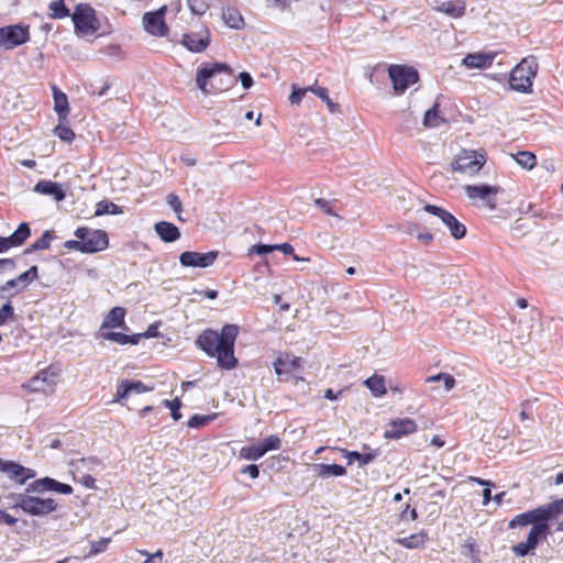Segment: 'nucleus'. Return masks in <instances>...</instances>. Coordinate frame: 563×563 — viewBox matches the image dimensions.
I'll use <instances>...</instances> for the list:
<instances>
[{
	"label": "nucleus",
	"mask_w": 563,
	"mask_h": 563,
	"mask_svg": "<svg viewBox=\"0 0 563 563\" xmlns=\"http://www.w3.org/2000/svg\"><path fill=\"white\" fill-rule=\"evenodd\" d=\"M273 251H275L274 244L273 245L255 244L249 249L247 254L249 255H252V254L264 255V254H268Z\"/></svg>",
	"instance_id": "obj_54"
},
{
	"label": "nucleus",
	"mask_w": 563,
	"mask_h": 563,
	"mask_svg": "<svg viewBox=\"0 0 563 563\" xmlns=\"http://www.w3.org/2000/svg\"><path fill=\"white\" fill-rule=\"evenodd\" d=\"M14 318V308L11 301H7L0 307V327L4 325L9 320Z\"/></svg>",
	"instance_id": "obj_51"
},
{
	"label": "nucleus",
	"mask_w": 563,
	"mask_h": 563,
	"mask_svg": "<svg viewBox=\"0 0 563 563\" xmlns=\"http://www.w3.org/2000/svg\"><path fill=\"white\" fill-rule=\"evenodd\" d=\"M514 158L522 168L532 169L537 165V156L529 151H520Z\"/></svg>",
	"instance_id": "obj_37"
},
{
	"label": "nucleus",
	"mask_w": 563,
	"mask_h": 563,
	"mask_svg": "<svg viewBox=\"0 0 563 563\" xmlns=\"http://www.w3.org/2000/svg\"><path fill=\"white\" fill-rule=\"evenodd\" d=\"M264 455L260 443L242 446L239 451V457L246 461H257Z\"/></svg>",
	"instance_id": "obj_34"
},
{
	"label": "nucleus",
	"mask_w": 563,
	"mask_h": 563,
	"mask_svg": "<svg viewBox=\"0 0 563 563\" xmlns=\"http://www.w3.org/2000/svg\"><path fill=\"white\" fill-rule=\"evenodd\" d=\"M30 235L31 229L29 224L26 222L20 223L18 229L10 236H0V253L23 245Z\"/></svg>",
	"instance_id": "obj_22"
},
{
	"label": "nucleus",
	"mask_w": 563,
	"mask_h": 563,
	"mask_svg": "<svg viewBox=\"0 0 563 563\" xmlns=\"http://www.w3.org/2000/svg\"><path fill=\"white\" fill-rule=\"evenodd\" d=\"M434 11L441 12L450 18L460 19L466 12V1L465 0H448L442 1L437 4Z\"/></svg>",
	"instance_id": "obj_23"
},
{
	"label": "nucleus",
	"mask_w": 563,
	"mask_h": 563,
	"mask_svg": "<svg viewBox=\"0 0 563 563\" xmlns=\"http://www.w3.org/2000/svg\"><path fill=\"white\" fill-rule=\"evenodd\" d=\"M128 387L131 393L142 394L152 390V388L147 387L143 382L141 380H129L125 379Z\"/></svg>",
	"instance_id": "obj_55"
},
{
	"label": "nucleus",
	"mask_w": 563,
	"mask_h": 563,
	"mask_svg": "<svg viewBox=\"0 0 563 563\" xmlns=\"http://www.w3.org/2000/svg\"><path fill=\"white\" fill-rule=\"evenodd\" d=\"M53 240V234L51 231H45L41 238L35 240L27 249H25L24 253L29 254L36 251L48 250L51 246V242Z\"/></svg>",
	"instance_id": "obj_35"
},
{
	"label": "nucleus",
	"mask_w": 563,
	"mask_h": 563,
	"mask_svg": "<svg viewBox=\"0 0 563 563\" xmlns=\"http://www.w3.org/2000/svg\"><path fill=\"white\" fill-rule=\"evenodd\" d=\"M22 291H24V288H21L18 277L9 279L3 285H0V299L12 298Z\"/></svg>",
	"instance_id": "obj_33"
},
{
	"label": "nucleus",
	"mask_w": 563,
	"mask_h": 563,
	"mask_svg": "<svg viewBox=\"0 0 563 563\" xmlns=\"http://www.w3.org/2000/svg\"><path fill=\"white\" fill-rule=\"evenodd\" d=\"M462 552L465 556L472 559L473 562L478 561V548L473 539H467L462 544Z\"/></svg>",
	"instance_id": "obj_46"
},
{
	"label": "nucleus",
	"mask_w": 563,
	"mask_h": 563,
	"mask_svg": "<svg viewBox=\"0 0 563 563\" xmlns=\"http://www.w3.org/2000/svg\"><path fill=\"white\" fill-rule=\"evenodd\" d=\"M30 40L29 25H9L0 27V45L10 49L26 43Z\"/></svg>",
	"instance_id": "obj_17"
},
{
	"label": "nucleus",
	"mask_w": 563,
	"mask_h": 563,
	"mask_svg": "<svg viewBox=\"0 0 563 563\" xmlns=\"http://www.w3.org/2000/svg\"><path fill=\"white\" fill-rule=\"evenodd\" d=\"M365 385L375 396H383L387 391L383 376L373 375L365 380Z\"/></svg>",
	"instance_id": "obj_36"
},
{
	"label": "nucleus",
	"mask_w": 563,
	"mask_h": 563,
	"mask_svg": "<svg viewBox=\"0 0 563 563\" xmlns=\"http://www.w3.org/2000/svg\"><path fill=\"white\" fill-rule=\"evenodd\" d=\"M550 534V526L549 522L534 525L531 527L527 540L525 542H519L511 548V551L517 556H526L531 553L539 542L547 540Z\"/></svg>",
	"instance_id": "obj_11"
},
{
	"label": "nucleus",
	"mask_w": 563,
	"mask_h": 563,
	"mask_svg": "<svg viewBox=\"0 0 563 563\" xmlns=\"http://www.w3.org/2000/svg\"><path fill=\"white\" fill-rule=\"evenodd\" d=\"M187 2L194 14L202 15L210 8L211 0H187Z\"/></svg>",
	"instance_id": "obj_47"
},
{
	"label": "nucleus",
	"mask_w": 563,
	"mask_h": 563,
	"mask_svg": "<svg viewBox=\"0 0 563 563\" xmlns=\"http://www.w3.org/2000/svg\"><path fill=\"white\" fill-rule=\"evenodd\" d=\"M234 82L233 69L225 63H205L196 74V85L206 96L223 92Z\"/></svg>",
	"instance_id": "obj_2"
},
{
	"label": "nucleus",
	"mask_w": 563,
	"mask_h": 563,
	"mask_svg": "<svg viewBox=\"0 0 563 563\" xmlns=\"http://www.w3.org/2000/svg\"><path fill=\"white\" fill-rule=\"evenodd\" d=\"M340 451L343 454V456L347 459L349 465L358 460L360 452L357 451H349L346 449H340Z\"/></svg>",
	"instance_id": "obj_64"
},
{
	"label": "nucleus",
	"mask_w": 563,
	"mask_h": 563,
	"mask_svg": "<svg viewBox=\"0 0 563 563\" xmlns=\"http://www.w3.org/2000/svg\"><path fill=\"white\" fill-rule=\"evenodd\" d=\"M155 232L167 243L177 241L180 238L179 229L172 222L161 221L155 224Z\"/></svg>",
	"instance_id": "obj_27"
},
{
	"label": "nucleus",
	"mask_w": 563,
	"mask_h": 563,
	"mask_svg": "<svg viewBox=\"0 0 563 563\" xmlns=\"http://www.w3.org/2000/svg\"><path fill=\"white\" fill-rule=\"evenodd\" d=\"M109 542H110L109 538H102L98 541L92 542L91 547H90L89 555H96L98 553L106 551Z\"/></svg>",
	"instance_id": "obj_53"
},
{
	"label": "nucleus",
	"mask_w": 563,
	"mask_h": 563,
	"mask_svg": "<svg viewBox=\"0 0 563 563\" xmlns=\"http://www.w3.org/2000/svg\"><path fill=\"white\" fill-rule=\"evenodd\" d=\"M122 213L121 208L108 200H101L96 205L95 216L100 217L103 214H120Z\"/></svg>",
	"instance_id": "obj_39"
},
{
	"label": "nucleus",
	"mask_w": 563,
	"mask_h": 563,
	"mask_svg": "<svg viewBox=\"0 0 563 563\" xmlns=\"http://www.w3.org/2000/svg\"><path fill=\"white\" fill-rule=\"evenodd\" d=\"M13 508H20L31 516H47L57 509V503L53 498H41L30 493L19 494L14 497Z\"/></svg>",
	"instance_id": "obj_5"
},
{
	"label": "nucleus",
	"mask_w": 563,
	"mask_h": 563,
	"mask_svg": "<svg viewBox=\"0 0 563 563\" xmlns=\"http://www.w3.org/2000/svg\"><path fill=\"white\" fill-rule=\"evenodd\" d=\"M439 379H442V382L444 384V389L448 391L453 389L455 386V378L451 374H448V373H439L437 375L428 376L426 378V383H434V382H439Z\"/></svg>",
	"instance_id": "obj_43"
},
{
	"label": "nucleus",
	"mask_w": 563,
	"mask_h": 563,
	"mask_svg": "<svg viewBox=\"0 0 563 563\" xmlns=\"http://www.w3.org/2000/svg\"><path fill=\"white\" fill-rule=\"evenodd\" d=\"M408 515H409V519L411 521H415L418 519V512H417V509L416 508H411L410 509V506L407 504L405 509L400 512V519L401 520H407L408 519Z\"/></svg>",
	"instance_id": "obj_61"
},
{
	"label": "nucleus",
	"mask_w": 563,
	"mask_h": 563,
	"mask_svg": "<svg viewBox=\"0 0 563 563\" xmlns=\"http://www.w3.org/2000/svg\"><path fill=\"white\" fill-rule=\"evenodd\" d=\"M102 338L104 340L112 341V342L119 343L121 345H125V344L136 345L141 341L142 334L128 335V334H124L121 332L110 331V332H103Z\"/></svg>",
	"instance_id": "obj_32"
},
{
	"label": "nucleus",
	"mask_w": 563,
	"mask_h": 563,
	"mask_svg": "<svg viewBox=\"0 0 563 563\" xmlns=\"http://www.w3.org/2000/svg\"><path fill=\"white\" fill-rule=\"evenodd\" d=\"M260 444L262 446V451L266 454L269 451L279 450L282 446V440L278 435L272 434L265 438Z\"/></svg>",
	"instance_id": "obj_45"
},
{
	"label": "nucleus",
	"mask_w": 563,
	"mask_h": 563,
	"mask_svg": "<svg viewBox=\"0 0 563 563\" xmlns=\"http://www.w3.org/2000/svg\"><path fill=\"white\" fill-rule=\"evenodd\" d=\"M239 78H240L241 84L244 89H250L253 86V78L249 73H246V71L240 73Z\"/></svg>",
	"instance_id": "obj_63"
},
{
	"label": "nucleus",
	"mask_w": 563,
	"mask_h": 563,
	"mask_svg": "<svg viewBox=\"0 0 563 563\" xmlns=\"http://www.w3.org/2000/svg\"><path fill=\"white\" fill-rule=\"evenodd\" d=\"M0 471L5 473L10 479L19 485H23L27 479L35 477V472L32 468L2 459H0Z\"/></svg>",
	"instance_id": "obj_20"
},
{
	"label": "nucleus",
	"mask_w": 563,
	"mask_h": 563,
	"mask_svg": "<svg viewBox=\"0 0 563 563\" xmlns=\"http://www.w3.org/2000/svg\"><path fill=\"white\" fill-rule=\"evenodd\" d=\"M495 55L487 53H472L467 54L463 64L467 68H486L489 67L494 62Z\"/></svg>",
	"instance_id": "obj_28"
},
{
	"label": "nucleus",
	"mask_w": 563,
	"mask_h": 563,
	"mask_svg": "<svg viewBox=\"0 0 563 563\" xmlns=\"http://www.w3.org/2000/svg\"><path fill=\"white\" fill-rule=\"evenodd\" d=\"M167 202L173 208V210L177 213L181 212V201L179 200L178 196L175 194H169L167 196Z\"/></svg>",
	"instance_id": "obj_60"
},
{
	"label": "nucleus",
	"mask_w": 563,
	"mask_h": 563,
	"mask_svg": "<svg viewBox=\"0 0 563 563\" xmlns=\"http://www.w3.org/2000/svg\"><path fill=\"white\" fill-rule=\"evenodd\" d=\"M71 19L76 32L85 35H92L100 27L95 9L86 3H79L75 8Z\"/></svg>",
	"instance_id": "obj_7"
},
{
	"label": "nucleus",
	"mask_w": 563,
	"mask_h": 563,
	"mask_svg": "<svg viewBox=\"0 0 563 563\" xmlns=\"http://www.w3.org/2000/svg\"><path fill=\"white\" fill-rule=\"evenodd\" d=\"M58 374V371L48 366L41 369L35 376L23 384L22 387L31 393L52 394L55 390Z\"/></svg>",
	"instance_id": "obj_10"
},
{
	"label": "nucleus",
	"mask_w": 563,
	"mask_h": 563,
	"mask_svg": "<svg viewBox=\"0 0 563 563\" xmlns=\"http://www.w3.org/2000/svg\"><path fill=\"white\" fill-rule=\"evenodd\" d=\"M57 492L64 495L73 493V487L68 484L57 482L56 479L44 477L30 483L26 487V493H45Z\"/></svg>",
	"instance_id": "obj_21"
},
{
	"label": "nucleus",
	"mask_w": 563,
	"mask_h": 563,
	"mask_svg": "<svg viewBox=\"0 0 563 563\" xmlns=\"http://www.w3.org/2000/svg\"><path fill=\"white\" fill-rule=\"evenodd\" d=\"M301 357L284 352L279 353L273 363L275 374L279 382H289L302 368Z\"/></svg>",
	"instance_id": "obj_9"
},
{
	"label": "nucleus",
	"mask_w": 563,
	"mask_h": 563,
	"mask_svg": "<svg viewBox=\"0 0 563 563\" xmlns=\"http://www.w3.org/2000/svg\"><path fill=\"white\" fill-rule=\"evenodd\" d=\"M363 448H364V450H366V452L358 453L357 462H358L360 466H365V465L371 464L378 456L377 449L372 450L371 446L367 444H364Z\"/></svg>",
	"instance_id": "obj_44"
},
{
	"label": "nucleus",
	"mask_w": 563,
	"mask_h": 563,
	"mask_svg": "<svg viewBox=\"0 0 563 563\" xmlns=\"http://www.w3.org/2000/svg\"><path fill=\"white\" fill-rule=\"evenodd\" d=\"M131 394L125 379L118 386L113 401H121Z\"/></svg>",
	"instance_id": "obj_56"
},
{
	"label": "nucleus",
	"mask_w": 563,
	"mask_h": 563,
	"mask_svg": "<svg viewBox=\"0 0 563 563\" xmlns=\"http://www.w3.org/2000/svg\"><path fill=\"white\" fill-rule=\"evenodd\" d=\"M307 92H308V87L307 88H296L294 86V90L289 97L290 102L292 104H299Z\"/></svg>",
	"instance_id": "obj_57"
},
{
	"label": "nucleus",
	"mask_w": 563,
	"mask_h": 563,
	"mask_svg": "<svg viewBox=\"0 0 563 563\" xmlns=\"http://www.w3.org/2000/svg\"><path fill=\"white\" fill-rule=\"evenodd\" d=\"M54 133L62 140V141H65V142H73L74 139H75V132L67 125H63V124H58L55 129H54Z\"/></svg>",
	"instance_id": "obj_49"
},
{
	"label": "nucleus",
	"mask_w": 563,
	"mask_h": 563,
	"mask_svg": "<svg viewBox=\"0 0 563 563\" xmlns=\"http://www.w3.org/2000/svg\"><path fill=\"white\" fill-rule=\"evenodd\" d=\"M388 75L396 95H402L409 86L419 80L417 69L407 65H390Z\"/></svg>",
	"instance_id": "obj_8"
},
{
	"label": "nucleus",
	"mask_w": 563,
	"mask_h": 563,
	"mask_svg": "<svg viewBox=\"0 0 563 563\" xmlns=\"http://www.w3.org/2000/svg\"><path fill=\"white\" fill-rule=\"evenodd\" d=\"M239 335L236 324L227 323L218 332L213 329L203 330L195 341L198 349L205 352L209 357L217 360L218 367L222 369H233L239 361L234 355V345Z\"/></svg>",
	"instance_id": "obj_1"
},
{
	"label": "nucleus",
	"mask_w": 563,
	"mask_h": 563,
	"mask_svg": "<svg viewBox=\"0 0 563 563\" xmlns=\"http://www.w3.org/2000/svg\"><path fill=\"white\" fill-rule=\"evenodd\" d=\"M242 474H247L251 478L255 479L260 476V470L256 464H250L241 470Z\"/></svg>",
	"instance_id": "obj_62"
},
{
	"label": "nucleus",
	"mask_w": 563,
	"mask_h": 563,
	"mask_svg": "<svg viewBox=\"0 0 563 563\" xmlns=\"http://www.w3.org/2000/svg\"><path fill=\"white\" fill-rule=\"evenodd\" d=\"M563 512V498L539 506L534 509L517 515L510 522L509 528L526 527L528 525H541L556 518Z\"/></svg>",
	"instance_id": "obj_3"
},
{
	"label": "nucleus",
	"mask_w": 563,
	"mask_h": 563,
	"mask_svg": "<svg viewBox=\"0 0 563 563\" xmlns=\"http://www.w3.org/2000/svg\"><path fill=\"white\" fill-rule=\"evenodd\" d=\"M417 430L418 426L413 419H395L389 422L388 429L384 432V438L388 440H399L402 437L413 434Z\"/></svg>",
	"instance_id": "obj_19"
},
{
	"label": "nucleus",
	"mask_w": 563,
	"mask_h": 563,
	"mask_svg": "<svg viewBox=\"0 0 563 563\" xmlns=\"http://www.w3.org/2000/svg\"><path fill=\"white\" fill-rule=\"evenodd\" d=\"M275 251H280L286 255H291L294 261H309V258H301L297 254H295V250L289 243L274 244Z\"/></svg>",
	"instance_id": "obj_52"
},
{
	"label": "nucleus",
	"mask_w": 563,
	"mask_h": 563,
	"mask_svg": "<svg viewBox=\"0 0 563 563\" xmlns=\"http://www.w3.org/2000/svg\"><path fill=\"white\" fill-rule=\"evenodd\" d=\"M218 256V251H209L207 253L186 251L180 254L179 262L184 267L205 268L211 266Z\"/></svg>",
	"instance_id": "obj_18"
},
{
	"label": "nucleus",
	"mask_w": 563,
	"mask_h": 563,
	"mask_svg": "<svg viewBox=\"0 0 563 563\" xmlns=\"http://www.w3.org/2000/svg\"><path fill=\"white\" fill-rule=\"evenodd\" d=\"M33 190L44 196H51L55 201H63L66 197L62 185L52 180H40Z\"/></svg>",
	"instance_id": "obj_24"
},
{
	"label": "nucleus",
	"mask_w": 563,
	"mask_h": 563,
	"mask_svg": "<svg viewBox=\"0 0 563 563\" xmlns=\"http://www.w3.org/2000/svg\"><path fill=\"white\" fill-rule=\"evenodd\" d=\"M166 12L167 5H162L156 11L144 13L142 19L144 30L153 36H166L169 32L168 25L165 22Z\"/></svg>",
	"instance_id": "obj_15"
},
{
	"label": "nucleus",
	"mask_w": 563,
	"mask_h": 563,
	"mask_svg": "<svg viewBox=\"0 0 563 563\" xmlns=\"http://www.w3.org/2000/svg\"><path fill=\"white\" fill-rule=\"evenodd\" d=\"M423 210L430 214L438 217L442 221V223L446 225L451 235L454 239L460 240L466 235V227L446 209L431 203H427L424 205Z\"/></svg>",
	"instance_id": "obj_13"
},
{
	"label": "nucleus",
	"mask_w": 563,
	"mask_h": 563,
	"mask_svg": "<svg viewBox=\"0 0 563 563\" xmlns=\"http://www.w3.org/2000/svg\"><path fill=\"white\" fill-rule=\"evenodd\" d=\"M464 191L470 199L482 200L483 205L489 210H495L497 208L496 197L500 192L499 186H490L486 184L466 185L464 186Z\"/></svg>",
	"instance_id": "obj_14"
},
{
	"label": "nucleus",
	"mask_w": 563,
	"mask_h": 563,
	"mask_svg": "<svg viewBox=\"0 0 563 563\" xmlns=\"http://www.w3.org/2000/svg\"><path fill=\"white\" fill-rule=\"evenodd\" d=\"M429 541V533L427 530H421L417 533H412L408 537L398 538L396 543L405 549H422Z\"/></svg>",
	"instance_id": "obj_26"
},
{
	"label": "nucleus",
	"mask_w": 563,
	"mask_h": 563,
	"mask_svg": "<svg viewBox=\"0 0 563 563\" xmlns=\"http://www.w3.org/2000/svg\"><path fill=\"white\" fill-rule=\"evenodd\" d=\"M314 472L319 477L327 478L330 476H344L346 470L344 466L339 464H314Z\"/></svg>",
	"instance_id": "obj_31"
},
{
	"label": "nucleus",
	"mask_w": 563,
	"mask_h": 563,
	"mask_svg": "<svg viewBox=\"0 0 563 563\" xmlns=\"http://www.w3.org/2000/svg\"><path fill=\"white\" fill-rule=\"evenodd\" d=\"M485 164L483 155L474 151L463 150L451 163L452 170L473 176L477 174Z\"/></svg>",
	"instance_id": "obj_12"
},
{
	"label": "nucleus",
	"mask_w": 563,
	"mask_h": 563,
	"mask_svg": "<svg viewBox=\"0 0 563 563\" xmlns=\"http://www.w3.org/2000/svg\"><path fill=\"white\" fill-rule=\"evenodd\" d=\"M54 110L58 118L64 120L69 113V104L66 93L62 92L56 86H53Z\"/></svg>",
	"instance_id": "obj_29"
},
{
	"label": "nucleus",
	"mask_w": 563,
	"mask_h": 563,
	"mask_svg": "<svg viewBox=\"0 0 563 563\" xmlns=\"http://www.w3.org/2000/svg\"><path fill=\"white\" fill-rule=\"evenodd\" d=\"M140 554L147 556L143 563H162L163 552L158 550L154 554H151L146 550H139Z\"/></svg>",
	"instance_id": "obj_58"
},
{
	"label": "nucleus",
	"mask_w": 563,
	"mask_h": 563,
	"mask_svg": "<svg viewBox=\"0 0 563 563\" xmlns=\"http://www.w3.org/2000/svg\"><path fill=\"white\" fill-rule=\"evenodd\" d=\"M539 65L536 57L529 56L521 59L510 73V88L523 93L530 92Z\"/></svg>",
	"instance_id": "obj_4"
},
{
	"label": "nucleus",
	"mask_w": 563,
	"mask_h": 563,
	"mask_svg": "<svg viewBox=\"0 0 563 563\" xmlns=\"http://www.w3.org/2000/svg\"><path fill=\"white\" fill-rule=\"evenodd\" d=\"M211 34L209 29L201 24L198 30L183 34L180 44L189 52L201 53L210 45Z\"/></svg>",
	"instance_id": "obj_16"
},
{
	"label": "nucleus",
	"mask_w": 563,
	"mask_h": 563,
	"mask_svg": "<svg viewBox=\"0 0 563 563\" xmlns=\"http://www.w3.org/2000/svg\"><path fill=\"white\" fill-rule=\"evenodd\" d=\"M222 19L224 23L235 30H240L244 26V19L239 9L234 7H228L222 12Z\"/></svg>",
	"instance_id": "obj_30"
},
{
	"label": "nucleus",
	"mask_w": 563,
	"mask_h": 563,
	"mask_svg": "<svg viewBox=\"0 0 563 563\" xmlns=\"http://www.w3.org/2000/svg\"><path fill=\"white\" fill-rule=\"evenodd\" d=\"M218 413H211V415H194L189 418L187 426L189 428H201L209 423H211L216 418Z\"/></svg>",
	"instance_id": "obj_41"
},
{
	"label": "nucleus",
	"mask_w": 563,
	"mask_h": 563,
	"mask_svg": "<svg viewBox=\"0 0 563 563\" xmlns=\"http://www.w3.org/2000/svg\"><path fill=\"white\" fill-rule=\"evenodd\" d=\"M125 309L122 307L112 308L104 317L100 330L114 329V328H126L125 327Z\"/></svg>",
	"instance_id": "obj_25"
},
{
	"label": "nucleus",
	"mask_w": 563,
	"mask_h": 563,
	"mask_svg": "<svg viewBox=\"0 0 563 563\" xmlns=\"http://www.w3.org/2000/svg\"><path fill=\"white\" fill-rule=\"evenodd\" d=\"M313 202L324 214L340 218V216L334 211L332 201L323 198H317Z\"/></svg>",
	"instance_id": "obj_48"
},
{
	"label": "nucleus",
	"mask_w": 563,
	"mask_h": 563,
	"mask_svg": "<svg viewBox=\"0 0 563 563\" xmlns=\"http://www.w3.org/2000/svg\"><path fill=\"white\" fill-rule=\"evenodd\" d=\"M51 16L54 19H64L70 15L69 9L64 0H55L49 3Z\"/></svg>",
	"instance_id": "obj_40"
},
{
	"label": "nucleus",
	"mask_w": 563,
	"mask_h": 563,
	"mask_svg": "<svg viewBox=\"0 0 563 563\" xmlns=\"http://www.w3.org/2000/svg\"><path fill=\"white\" fill-rule=\"evenodd\" d=\"M74 235L81 242V253H96L103 251L109 245L108 234L103 230L80 227Z\"/></svg>",
	"instance_id": "obj_6"
},
{
	"label": "nucleus",
	"mask_w": 563,
	"mask_h": 563,
	"mask_svg": "<svg viewBox=\"0 0 563 563\" xmlns=\"http://www.w3.org/2000/svg\"><path fill=\"white\" fill-rule=\"evenodd\" d=\"M163 405L170 410L172 418L175 421H178L181 418V413H180L181 402L178 398H175L173 400L165 399L163 401Z\"/></svg>",
	"instance_id": "obj_50"
},
{
	"label": "nucleus",
	"mask_w": 563,
	"mask_h": 563,
	"mask_svg": "<svg viewBox=\"0 0 563 563\" xmlns=\"http://www.w3.org/2000/svg\"><path fill=\"white\" fill-rule=\"evenodd\" d=\"M444 120L440 118L439 115V104L435 103L432 108H430L428 111H426L423 117V125L427 128H437L441 123H443Z\"/></svg>",
	"instance_id": "obj_38"
},
{
	"label": "nucleus",
	"mask_w": 563,
	"mask_h": 563,
	"mask_svg": "<svg viewBox=\"0 0 563 563\" xmlns=\"http://www.w3.org/2000/svg\"><path fill=\"white\" fill-rule=\"evenodd\" d=\"M16 277L21 284V288H24L25 290L32 282L38 278V267L36 265H33L27 271H25L24 273L20 274Z\"/></svg>",
	"instance_id": "obj_42"
},
{
	"label": "nucleus",
	"mask_w": 563,
	"mask_h": 563,
	"mask_svg": "<svg viewBox=\"0 0 563 563\" xmlns=\"http://www.w3.org/2000/svg\"><path fill=\"white\" fill-rule=\"evenodd\" d=\"M308 91L313 92L317 97H319L324 102L330 98L328 89L324 87L312 85V86L308 87Z\"/></svg>",
	"instance_id": "obj_59"
}]
</instances>
